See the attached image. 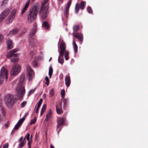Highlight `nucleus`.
Wrapping results in <instances>:
<instances>
[{
  "label": "nucleus",
  "mask_w": 148,
  "mask_h": 148,
  "mask_svg": "<svg viewBox=\"0 0 148 148\" xmlns=\"http://www.w3.org/2000/svg\"><path fill=\"white\" fill-rule=\"evenodd\" d=\"M47 107V106L46 104H44L43 105L42 108L41 109V113H40V116H42L43 115L44 113L45 112V109Z\"/></svg>",
  "instance_id": "obj_28"
},
{
  "label": "nucleus",
  "mask_w": 148,
  "mask_h": 148,
  "mask_svg": "<svg viewBox=\"0 0 148 148\" xmlns=\"http://www.w3.org/2000/svg\"><path fill=\"white\" fill-rule=\"evenodd\" d=\"M64 122V118L60 117L58 119L57 130L58 131V133L61 131V128H60V126L63 124Z\"/></svg>",
  "instance_id": "obj_11"
},
{
  "label": "nucleus",
  "mask_w": 148,
  "mask_h": 148,
  "mask_svg": "<svg viewBox=\"0 0 148 148\" xmlns=\"http://www.w3.org/2000/svg\"><path fill=\"white\" fill-rule=\"evenodd\" d=\"M87 10L88 12L90 14H92L93 11L91 7L90 6H88L87 8Z\"/></svg>",
  "instance_id": "obj_38"
},
{
  "label": "nucleus",
  "mask_w": 148,
  "mask_h": 148,
  "mask_svg": "<svg viewBox=\"0 0 148 148\" xmlns=\"http://www.w3.org/2000/svg\"><path fill=\"white\" fill-rule=\"evenodd\" d=\"M51 58L49 60V61H50V60H51Z\"/></svg>",
  "instance_id": "obj_58"
},
{
  "label": "nucleus",
  "mask_w": 148,
  "mask_h": 148,
  "mask_svg": "<svg viewBox=\"0 0 148 148\" xmlns=\"http://www.w3.org/2000/svg\"><path fill=\"white\" fill-rule=\"evenodd\" d=\"M23 137H21L20 138V139H19V142H21V141L22 140H23Z\"/></svg>",
  "instance_id": "obj_50"
},
{
  "label": "nucleus",
  "mask_w": 148,
  "mask_h": 148,
  "mask_svg": "<svg viewBox=\"0 0 148 148\" xmlns=\"http://www.w3.org/2000/svg\"><path fill=\"white\" fill-rule=\"evenodd\" d=\"M8 1V0H3L2 1V5H4L5 4L7 3Z\"/></svg>",
  "instance_id": "obj_45"
},
{
  "label": "nucleus",
  "mask_w": 148,
  "mask_h": 148,
  "mask_svg": "<svg viewBox=\"0 0 148 148\" xmlns=\"http://www.w3.org/2000/svg\"><path fill=\"white\" fill-rule=\"evenodd\" d=\"M5 104L8 107L12 106L14 103L13 96L11 94L7 95L5 98Z\"/></svg>",
  "instance_id": "obj_6"
},
{
  "label": "nucleus",
  "mask_w": 148,
  "mask_h": 148,
  "mask_svg": "<svg viewBox=\"0 0 148 148\" xmlns=\"http://www.w3.org/2000/svg\"><path fill=\"white\" fill-rule=\"evenodd\" d=\"M1 109L2 111V114L3 116L5 117V113L6 112V110L5 108L2 106H1Z\"/></svg>",
  "instance_id": "obj_30"
},
{
  "label": "nucleus",
  "mask_w": 148,
  "mask_h": 148,
  "mask_svg": "<svg viewBox=\"0 0 148 148\" xmlns=\"http://www.w3.org/2000/svg\"><path fill=\"white\" fill-rule=\"evenodd\" d=\"M49 97H51L53 96L54 95V89L53 88L51 89L49 92Z\"/></svg>",
  "instance_id": "obj_37"
},
{
  "label": "nucleus",
  "mask_w": 148,
  "mask_h": 148,
  "mask_svg": "<svg viewBox=\"0 0 148 148\" xmlns=\"http://www.w3.org/2000/svg\"><path fill=\"white\" fill-rule=\"evenodd\" d=\"M61 97L63 98L64 97L65 95V91L64 89H62L61 91Z\"/></svg>",
  "instance_id": "obj_42"
},
{
  "label": "nucleus",
  "mask_w": 148,
  "mask_h": 148,
  "mask_svg": "<svg viewBox=\"0 0 148 148\" xmlns=\"http://www.w3.org/2000/svg\"><path fill=\"white\" fill-rule=\"evenodd\" d=\"M3 39L2 36L0 34V41H1Z\"/></svg>",
  "instance_id": "obj_49"
},
{
  "label": "nucleus",
  "mask_w": 148,
  "mask_h": 148,
  "mask_svg": "<svg viewBox=\"0 0 148 148\" xmlns=\"http://www.w3.org/2000/svg\"><path fill=\"white\" fill-rule=\"evenodd\" d=\"M10 123V122L9 121H8L6 124H4V126L6 127H9V125Z\"/></svg>",
  "instance_id": "obj_46"
},
{
  "label": "nucleus",
  "mask_w": 148,
  "mask_h": 148,
  "mask_svg": "<svg viewBox=\"0 0 148 148\" xmlns=\"http://www.w3.org/2000/svg\"><path fill=\"white\" fill-rule=\"evenodd\" d=\"M26 116L27 115H26L24 116L19 120L17 124L15 126L14 129L15 130H17L18 128L20 125L23 123L24 120H25V118L26 117Z\"/></svg>",
  "instance_id": "obj_16"
},
{
  "label": "nucleus",
  "mask_w": 148,
  "mask_h": 148,
  "mask_svg": "<svg viewBox=\"0 0 148 148\" xmlns=\"http://www.w3.org/2000/svg\"><path fill=\"white\" fill-rule=\"evenodd\" d=\"M58 43L60 44L59 49L60 50H61V47L65 48V50L64 51V57L65 59L66 60L69 59V53L68 51L66 50V46L65 43L64 42L63 40H60L58 42Z\"/></svg>",
  "instance_id": "obj_7"
},
{
  "label": "nucleus",
  "mask_w": 148,
  "mask_h": 148,
  "mask_svg": "<svg viewBox=\"0 0 148 148\" xmlns=\"http://www.w3.org/2000/svg\"><path fill=\"white\" fill-rule=\"evenodd\" d=\"M26 139L28 140V134L26 135V136L24 138L23 141L19 144V148H21L24 145L25 143V141Z\"/></svg>",
  "instance_id": "obj_22"
},
{
  "label": "nucleus",
  "mask_w": 148,
  "mask_h": 148,
  "mask_svg": "<svg viewBox=\"0 0 148 148\" xmlns=\"http://www.w3.org/2000/svg\"><path fill=\"white\" fill-rule=\"evenodd\" d=\"M37 88L36 87L33 89H32L29 91V92H28V96L30 95L31 94H32L34 91Z\"/></svg>",
  "instance_id": "obj_39"
},
{
  "label": "nucleus",
  "mask_w": 148,
  "mask_h": 148,
  "mask_svg": "<svg viewBox=\"0 0 148 148\" xmlns=\"http://www.w3.org/2000/svg\"><path fill=\"white\" fill-rule=\"evenodd\" d=\"M42 98L40 99L39 100L38 103L37 107L36 109V113L37 114L38 112L39 109L41 106V105L42 103Z\"/></svg>",
  "instance_id": "obj_23"
},
{
  "label": "nucleus",
  "mask_w": 148,
  "mask_h": 148,
  "mask_svg": "<svg viewBox=\"0 0 148 148\" xmlns=\"http://www.w3.org/2000/svg\"><path fill=\"white\" fill-rule=\"evenodd\" d=\"M14 18L13 17V16H12L10 15L9 16L6 21V23L8 24L11 22Z\"/></svg>",
  "instance_id": "obj_26"
},
{
  "label": "nucleus",
  "mask_w": 148,
  "mask_h": 148,
  "mask_svg": "<svg viewBox=\"0 0 148 148\" xmlns=\"http://www.w3.org/2000/svg\"><path fill=\"white\" fill-rule=\"evenodd\" d=\"M49 0H44L42 4L41 8L39 12V14L41 18L45 19L48 16L47 12L49 8L48 5L45 7V5Z\"/></svg>",
  "instance_id": "obj_4"
},
{
  "label": "nucleus",
  "mask_w": 148,
  "mask_h": 148,
  "mask_svg": "<svg viewBox=\"0 0 148 148\" xmlns=\"http://www.w3.org/2000/svg\"><path fill=\"white\" fill-rule=\"evenodd\" d=\"M73 49L75 53H76L78 51V47L76 45L75 42L73 41Z\"/></svg>",
  "instance_id": "obj_24"
},
{
  "label": "nucleus",
  "mask_w": 148,
  "mask_h": 148,
  "mask_svg": "<svg viewBox=\"0 0 148 148\" xmlns=\"http://www.w3.org/2000/svg\"><path fill=\"white\" fill-rule=\"evenodd\" d=\"M38 62L36 60H34L32 62V64L34 66H38Z\"/></svg>",
  "instance_id": "obj_43"
},
{
  "label": "nucleus",
  "mask_w": 148,
  "mask_h": 148,
  "mask_svg": "<svg viewBox=\"0 0 148 148\" xmlns=\"http://www.w3.org/2000/svg\"><path fill=\"white\" fill-rule=\"evenodd\" d=\"M28 8V1H27L26 4L23 8V9H22V11H21V14H24V13L27 10V8Z\"/></svg>",
  "instance_id": "obj_29"
},
{
  "label": "nucleus",
  "mask_w": 148,
  "mask_h": 148,
  "mask_svg": "<svg viewBox=\"0 0 148 148\" xmlns=\"http://www.w3.org/2000/svg\"><path fill=\"white\" fill-rule=\"evenodd\" d=\"M4 77L6 79H7L8 77V71L4 67H3L1 71L0 74Z\"/></svg>",
  "instance_id": "obj_14"
},
{
  "label": "nucleus",
  "mask_w": 148,
  "mask_h": 148,
  "mask_svg": "<svg viewBox=\"0 0 148 148\" xmlns=\"http://www.w3.org/2000/svg\"><path fill=\"white\" fill-rule=\"evenodd\" d=\"M1 147H0V148Z\"/></svg>",
  "instance_id": "obj_60"
},
{
  "label": "nucleus",
  "mask_w": 148,
  "mask_h": 148,
  "mask_svg": "<svg viewBox=\"0 0 148 148\" xmlns=\"http://www.w3.org/2000/svg\"><path fill=\"white\" fill-rule=\"evenodd\" d=\"M50 148H55L52 145H50Z\"/></svg>",
  "instance_id": "obj_51"
},
{
  "label": "nucleus",
  "mask_w": 148,
  "mask_h": 148,
  "mask_svg": "<svg viewBox=\"0 0 148 148\" xmlns=\"http://www.w3.org/2000/svg\"><path fill=\"white\" fill-rule=\"evenodd\" d=\"M28 5H29V0H28Z\"/></svg>",
  "instance_id": "obj_57"
},
{
  "label": "nucleus",
  "mask_w": 148,
  "mask_h": 148,
  "mask_svg": "<svg viewBox=\"0 0 148 148\" xmlns=\"http://www.w3.org/2000/svg\"><path fill=\"white\" fill-rule=\"evenodd\" d=\"M25 32H23L22 33V34H20V36H21L23 34H24L25 33Z\"/></svg>",
  "instance_id": "obj_53"
},
{
  "label": "nucleus",
  "mask_w": 148,
  "mask_h": 148,
  "mask_svg": "<svg viewBox=\"0 0 148 148\" xmlns=\"http://www.w3.org/2000/svg\"><path fill=\"white\" fill-rule=\"evenodd\" d=\"M19 31V29L17 28L13 29L10 32L8 35H12L16 34L18 33Z\"/></svg>",
  "instance_id": "obj_20"
},
{
  "label": "nucleus",
  "mask_w": 148,
  "mask_h": 148,
  "mask_svg": "<svg viewBox=\"0 0 148 148\" xmlns=\"http://www.w3.org/2000/svg\"><path fill=\"white\" fill-rule=\"evenodd\" d=\"M16 10L14 9V10L12 12L11 14L10 15L12 16H13V17L14 18L15 14L16 13Z\"/></svg>",
  "instance_id": "obj_40"
},
{
  "label": "nucleus",
  "mask_w": 148,
  "mask_h": 148,
  "mask_svg": "<svg viewBox=\"0 0 148 148\" xmlns=\"http://www.w3.org/2000/svg\"><path fill=\"white\" fill-rule=\"evenodd\" d=\"M8 143H7L3 145V148H8Z\"/></svg>",
  "instance_id": "obj_47"
},
{
  "label": "nucleus",
  "mask_w": 148,
  "mask_h": 148,
  "mask_svg": "<svg viewBox=\"0 0 148 148\" xmlns=\"http://www.w3.org/2000/svg\"><path fill=\"white\" fill-rule=\"evenodd\" d=\"M75 38L78 39L79 41L81 42L82 44L83 40V35L80 33H73Z\"/></svg>",
  "instance_id": "obj_13"
},
{
  "label": "nucleus",
  "mask_w": 148,
  "mask_h": 148,
  "mask_svg": "<svg viewBox=\"0 0 148 148\" xmlns=\"http://www.w3.org/2000/svg\"><path fill=\"white\" fill-rule=\"evenodd\" d=\"M64 102L63 108H65L68 106V101L66 99H64L63 100Z\"/></svg>",
  "instance_id": "obj_32"
},
{
  "label": "nucleus",
  "mask_w": 148,
  "mask_h": 148,
  "mask_svg": "<svg viewBox=\"0 0 148 148\" xmlns=\"http://www.w3.org/2000/svg\"><path fill=\"white\" fill-rule=\"evenodd\" d=\"M37 25L36 23H34L32 28V29L29 33V36L31 38V40H29V45L32 47H33L36 44V40L34 39L33 36L37 31Z\"/></svg>",
  "instance_id": "obj_3"
},
{
  "label": "nucleus",
  "mask_w": 148,
  "mask_h": 148,
  "mask_svg": "<svg viewBox=\"0 0 148 148\" xmlns=\"http://www.w3.org/2000/svg\"><path fill=\"white\" fill-rule=\"evenodd\" d=\"M38 7L35 5L32 6L28 14V22L32 23L36 19L38 11Z\"/></svg>",
  "instance_id": "obj_2"
},
{
  "label": "nucleus",
  "mask_w": 148,
  "mask_h": 148,
  "mask_svg": "<svg viewBox=\"0 0 148 148\" xmlns=\"http://www.w3.org/2000/svg\"><path fill=\"white\" fill-rule=\"evenodd\" d=\"M21 67L20 65L16 64L14 65L11 71L12 75L15 76L17 75L20 71Z\"/></svg>",
  "instance_id": "obj_8"
},
{
  "label": "nucleus",
  "mask_w": 148,
  "mask_h": 148,
  "mask_svg": "<svg viewBox=\"0 0 148 148\" xmlns=\"http://www.w3.org/2000/svg\"><path fill=\"white\" fill-rule=\"evenodd\" d=\"M65 84L68 88L70 85L71 80L70 77L69 76H66L65 79Z\"/></svg>",
  "instance_id": "obj_19"
},
{
  "label": "nucleus",
  "mask_w": 148,
  "mask_h": 148,
  "mask_svg": "<svg viewBox=\"0 0 148 148\" xmlns=\"http://www.w3.org/2000/svg\"><path fill=\"white\" fill-rule=\"evenodd\" d=\"M14 130H12L11 132V134L14 133Z\"/></svg>",
  "instance_id": "obj_54"
},
{
  "label": "nucleus",
  "mask_w": 148,
  "mask_h": 148,
  "mask_svg": "<svg viewBox=\"0 0 148 148\" xmlns=\"http://www.w3.org/2000/svg\"><path fill=\"white\" fill-rule=\"evenodd\" d=\"M36 117H35L34 119H32L30 122V125H31L32 124H34L36 122Z\"/></svg>",
  "instance_id": "obj_35"
},
{
  "label": "nucleus",
  "mask_w": 148,
  "mask_h": 148,
  "mask_svg": "<svg viewBox=\"0 0 148 148\" xmlns=\"http://www.w3.org/2000/svg\"><path fill=\"white\" fill-rule=\"evenodd\" d=\"M8 47L10 49L12 48V42L9 39L7 41Z\"/></svg>",
  "instance_id": "obj_27"
},
{
  "label": "nucleus",
  "mask_w": 148,
  "mask_h": 148,
  "mask_svg": "<svg viewBox=\"0 0 148 148\" xmlns=\"http://www.w3.org/2000/svg\"><path fill=\"white\" fill-rule=\"evenodd\" d=\"M18 49H15L12 50L10 51L8 53L6 54V56L8 58L14 57V58H12L11 59L12 62L14 63L17 62L18 61V54L15 53L18 51Z\"/></svg>",
  "instance_id": "obj_5"
},
{
  "label": "nucleus",
  "mask_w": 148,
  "mask_h": 148,
  "mask_svg": "<svg viewBox=\"0 0 148 148\" xmlns=\"http://www.w3.org/2000/svg\"><path fill=\"white\" fill-rule=\"evenodd\" d=\"M61 50L59 51V56H58V62L61 64H62L64 62L63 56L64 55V51L65 50V48L61 47Z\"/></svg>",
  "instance_id": "obj_9"
},
{
  "label": "nucleus",
  "mask_w": 148,
  "mask_h": 148,
  "mask_svg": "<svg viewBox=\"0 0 148 148\" xmlns=\"http://www.w3.org/2000/svg\"><path fill=\"white\" fill-rule=\"evenodd\" d=\"M43 96H45V97H46V95H45V94H44L43 95Z\"/></svg>",
  "instance_id": "obj_56"
},
{
  "label": "nucleus",
  "mask_w": 148,
  "mask_h": 148,
  "mask_svg": "<svg viewBox=\"0 0 148 148\" xmlns=\"http://www.w3.org/2000/svg\"><path fill=\"white\" fill-rule=\"evenodd\" d=\"M42 26L45 28L46 29H48L49 27V25L48 23L46 21H45L43 22L42 25Z\"/></svg>",
  "instance_id": "obj_25"
},
{
  "label": "nucleus",
  "mask_w": 148,
  "mask_h": 148,
  "mask_svg": "<svg viewBox=\"0 0 148 148\" xmlns=\"http://www.w3.org/2000/svg\"><path fill=\"white\" fill-rule=\"evenodd\" d=\"M27 102L26 101H24L21 104V107L22 108L24 107L25 106Z\"/></svg>",
  "instance_id": "obj_44"
},
{
  "label": "nucleus",
  "mask_w": 148,
  "mask_h": 148,
  "mask_svg": "<svg viewBox=\"0 0 148 148\" xmlns=\"http://www.w3.org/2000/svg\"><path fill=\"white\" fill-rule=\"evenodd\" d=\"M53 70L52 67L51 66H50L49 68V75L50 77H51V76L53 73Z\"/></svg>",
  "instance_id": "obj_33"
},
{
  "label": "nucleus",
  "mask_w": 148,
  "mask_h": 148,
  "mask_svg": "<svg viewBox=\"0 0 148 148\" xmlns=\"http://www.w3.org/2000/svg\"><path fill=\"white\" fill-rule=\"evenodd\" d=\"M45 79L46 81V82L45 83V84L48 86L49 84V81L48 77L46 76L45 77Z\"/></svg>",
  "instance_id": "obj_41"
},
{
  "label": "nucleus",
  "mask_w": 148,
  "mask_h": 148,
  "mask_svg": "<svg viewBox=\"0 0 148 148\" xmlns=\"http://www.w3.org/2000/svg\"><path fill=\"white\" fill-rule=\"evenodd\" d=\"M71 0L69 1L65 7L64 11V14L65 16H67V13L69 11L70 7L71 5Z\"/></svg>",
  "instance_id": "obj_17"
},
{
  "label": "nucleus",
  "mask_w": 148,
  "mask_h": 148,
  "mask_svg": "<svg viewBox=\"0 0 148 148\" xmlns=\"http://www.w3.org/2000/svg\"><path fill=\"white\" fill-rule=\"evenodd\" d=\"M34 51H32L31 52L30 55L31 58H32L33 57V56L34 55Z\"/></svg>",
  "instance_id": "obj_48"
},
{
  "label": "nucleus",
  "mask_w": 148,
  "mask_h": 148,
  "mask_svg": "<svg viewBox=\"0 0 148 148\" xmlns=\"http://www.w3.org/2000/svg\"><path fill=\"white\" fill-rule=\"evenodd\" d=\"M86 2L84 1H82L79 5V7H78L79 4L78 3L76 4L75 7V13H77L79 10V8L82 10H83L85 8V5Z\"/></svg>",
  "instance_id": "obj_10"
},
{
  "label": "nucleus",
  "mask_w": 148,
  "mask_h": 148,
  "mask_svg": "<svg viewBox=\"0 0 148 148\" xmlns=\"http://www.w3.org/2000/svg\"><path fill=\"white\" fill-rule=\"evenodd\" d=\"M5 77L0 74V84H1L4 81Z\"/></svg>",
  "instance_id": "obj_36"
},
{
  "label": "nucleus",
  "mask_w": 148,
  "mask_h": 148,
  "mask_svg": "<svg viewBox=\"0 0 148 148\" xmlns=\"http://www.w3.org/2000/svg\"><path fill=\"white\" fill-rule=\"evenodd\" d=\"M33 137L32 135H31L30 138L32 139Z\"/></svg>",
  "instance_id": "obj_55"
},
{
  "label": "nucleus",
  "mask_w": 148,
  "mask_h": 148,
  "mask_svg": "<svg viewBox=\"0 0 148 148\" xmlns=\"http://www.w3.org/2000/svg\"><path fill=\"white\" fill-rule=\"evenodd\" d=\"M27 69H28V66H27Z\"/></svg>",
  "instance_id": "obj_59"
},
{
  "label": "nucleus",
  "mask_w": 148,
  "mask_h": 148,
  "mask_svg": "<svg viewBox=\"0 0 148 148\" xmlns=\"http://www.w3.org/2000/svg\"><path fill=\"white\" fill-rule=\"evenodd\" d=\"M79 26L78 25H75L73 27V29L74 32L77 31L79 29Z\"/></svg>",
  "instance_id": "obj_34"
},
{
  "label": "nucleus",
  "mask_w": 148,
  "mask_h": 148,
  "mask_svg": "<svg viewBox=\"0 0 148 148\" xmlns=\"http://www.w3.org/2000/svg\"><path fill=\"white\" fill-rule=\"evenodd\" d=\"M28 80H31L34 77V73L33 70L32 69L30 66L28 65Z\"/></svg>",
  "instance_id": "obj_15"
},
{
  "label": "nucleus",
  "mask_w": 148,
  "mask_h": 148,
  "mask_svg": "<svg viewBox=\"0 0 148 148\" xmlns=\"http://www.w3.org/2000/svg\"><path fill=\"white\" fill-rule=\"evenodd\" d=\"M25 80V75L22 74L20 76L19 79V82L16 88V96L18 98L21 99L23 97L25 93V89L23 84Z\"/></svg>",
  "instance_id": "obj_1"
},
{
  "label": "nucleus",
  "mask_w": 148,
  "mask_h": 148,
  "mask_svg": "<svg viewBox=\"0 0 148 148\" xmlns=\"http://www.w3.org/2000/svg\"><path fill=\"white\" fill-rule=\"evenodd\" d=\"M10 12L9 9H6L0 15V22L2 21L8 15Z\"/></svg>",
  "instance_id": "obj_12"
},
{
  "label": "nucleus",
  "mask_w": 148,
  "mask_h": 148,
  "mask_svg": "<svg viewBox=\"0 0 148 148\" xmlns=\"http://www.w3.org/2000/svg\"><path fill=\"white\" fill-rule=\"evenodd\" d=\"M56 110L57 113L58 114H61L63 113V112L62 109V105L61 103H60V106L59 107L57 104L56 105Z\"/></svg>",
  "instance_id": "obj_18"
},
{
  "label": "nucleus",
  "mask_w": 148,
  "mask_h": 148,
  "mask_svg": "<svg viewBox=\"0 0 148 148\" xmlns=\"http://www.w3.org/2000/svg\"><path fill=\"white\" fill-rule=\"evenodd\" d=\"M52 114V110L51 109H49L46 115V118L45 119V120L47 121H49L51 116Z\"/></svg>",
  "instance_id": "obj_21"
},
{
  "label": "nucleus",
  "mask_w": 148,
  "mask_h": 148,
  "mask_svg": "<svg viewBox=\"0 0 148 148\" xmlns=\"http://www.w3.org/2000/svg\"><path fill=\"white\" fill-rule=\"evenodd\" d=\"M30 135L28 134V147L31 148V144L32 143V139L29 138Z\"/></svg>",
  "instance_id": "obj_31"
},
{
  "label": "nucleus",
  "mask_w": 148,
  "mask_h": 148,
  "mask_svg": "<svg viewBox=\"0 0 148 148\" xmlns=\"http://www.w3.org/2000/svg\"><path fill=\"white\" fill-rule=\"evenodd\" d=\"M58 1L62 3L63 1V0H58Z\"/></svg>",
  "instance_id": "obj_52"
}]
</instances>
